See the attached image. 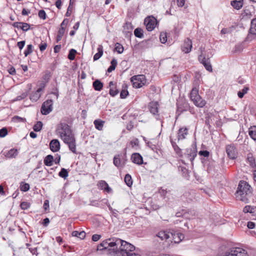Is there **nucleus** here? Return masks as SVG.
<instances>
[{"instance_id": "58", "label": "nucleus", "mask_w": 256, "mask_h": 256, "mask_svg": "<svg viewBox=\"0 0 256 256\" xmlns=\"http://www.w3.org/2000/svg\"><path fill=\"white\" fill-rule=\"evenodd\" d=\"M198 154L200 156H204V157H208L210 154V152L208 150H200Z\"/></svg>"}, {"instance_id": "40", "label": "nucleus", "mask_w": 256, "mask_h": 256, "mask_svg": "<svg viewBox=\"0 0 256 256\" xmlns=\"http://www.w3.org/2000/svg\"><path fill=\"white\" fill-rule=\"evenodd\" d=\"M248 87H244V88L242 89V90H240L238 92V96L240 98H242L244 97V95L248 92Z\"/></svg>"}, {"instance_id": "62", "label": "nucleus", "mask_w": 256, "mask_h": 256, "mask_svg": "<svg viewBox=\"0 0 256 256\" xmlns=\"http://www.w3.org/2000/svg\"><path fill=\"white\" fill-rule=\"evenodd\" d=\"M25 44V41L22 40L18 42L17 45L20 50L23 48Z\"/></svg>"}, {"instance_id": "59", "label": "nucleus", "mask_w": 256, "mask_h": 256, "mask_svg": "<svg viewBox=\"0 0 256 256\" xmlns=\"http://www.w3.org/2000/svg\"><path fill=\"white\" fill-rule=\"evenodd\" d=\"M46 47L47 44L45 42H42L39 46V48L41 52L44 51L46 49Z\"/></svg>"}, {"instance_id": "24", "label": "nucleus", "mask_w": 256, "mask_h": 256, "mask_svg": "<svg viewBox=\"0 0 256 256\" xmlns=\"http://www.w3.org/2000/svg\"><path fill=\"white\" fill-rule=\"evenodd\" d=\"M44 164L46 166H52L54 162V157L52 156L48 155L44 159Z\"/></svg>"}, {"instance_id": "33", "label": "nucleus", "mask_w": 256, "mask_h": 256, "mask_svg": "<svg viewBox=\"0 0 256 256\" xmlns=\"http://www.w3.org/2000/svg\"><path fill=\"white\" fill-rule=\"evenodd\" d=\"M111 65L108 69V72H110L112 70H114L117 65V60L115 58H114L111 61Z\"/></svg>"}, {"instance_id": "36", "label": "nucleus", "mask_w": 256, "mask_h": 256, "mask_svg": "<svg viewBox=\"0 0 256 256\" xmlns=\"http://www.w3.org/2000/svg\"><path fill=\"white\" fill-rule=\"evenodd\" d=\"M114 164L118 168L121 166V162L120 158V155L116 156L114 158Z\"/></svg>"}, {"instance_id": "60", "label": "nucleus", "mask_w": 256, "mask_h": 256, "mask_svg": "<svg viewBox=\"0 0 256 256\" xmlns=\"http://www.w3.org/2000/svg\"><path fill=\"white\" fill-rule=\"evenodd\" d=\"M108 209L110 211L112 216L115 217H117L118 216V211L116 210L113 209L111 206H108Z\"/></svg>"}, {"instance_id": "27", "label": "nucleus", "mask_w": 256, "mask_h": 256, "mask_svg": "<svg viewBox=\"0 0 256 256\" xmlns=\"http://www.w3.org/2000/svg\"><path fill=\"white\" fill-rule=\"evenodd\" d=\"M243 4L242 0H234L231 2V5L236 9H240Z\"/></svg>"}, {"instance_id": "45", "label": "nucleus", "mask_w": 256, "mask_h": 256, "mask_svg": "<svg viewBox=\"0 0 256 256\" xmlns=\"http://www.w3.org/2000/svg\"><path fill=\"white\" fill-rule=\"evenodd\" d=\"M30 185L27 183L22 182L20 184V190L22 192H27L30 189Z\"/></svg>"}, {"instance_id": "34", "label": "nucleus", "mask_w": 256, "mask_h": 256, "mask_svg": "<svg viewBox=\"0 0 256 256\" xmlns=\"http://www.w3.org/2000/svg\"><path fill=\"white\" fill-rule=\"evenodd\" d=\"M124 182L128 186H131L132 184V180L130 175L126 174L124 177Z\"/></svg>"}, {"instance_id": "21", "label": "nucleus", "mask_w": 256, "mask_h": 256, "mask_svg": "<svg viewBox=\"0 0 256 256\" xmlns=\"http://www.w3.org/2000/svg\"><path fill=\"white\" fill-rule=\"evenodd\" d=\"M105 122L100 119H97L94 120V124L96 129L98 130H102L104 128Z\"/></svg>"}, {"instance_id": "20", "label": "nucleus", "mask_w": 256, "mask_h": 256, "mask_svg": "<svg viewBox=\"0 0 256 256\" xmlns=\"http://www.w3.org/2000/svg\"><path fill=\"white\" fill-rule=\"evenodd\" d=\"M148 106L150 112L153 114H156L158 112V104L156 102H150Z\"/></svg>"}, {"instance_id": "9", "label": "nucleus", "mask_w": 256, "mask_h": 256, "mask_svg": "<svg viewBox=\"0 0 256 256\" xmlns=\"http://www.w3.org/2000/svg\"><path fill=\"white\" fill-rule=\"evenodd\" d=\"M53 102L52 100H48L44 102L41 108V112L44 115L50 114L52 110Z\"/></svg>"}, {"instance_id": "4", "label": "nucleus", "mask_w": 256, "mask_h": 256, "mask_svg": "<svg viewBox=\"0 0 256 256\" xmlns=\"http://www.w3.org/2000/svg\"><path fill=\"white\" fill-rule=\"evenodd\" d=\"M210 57L211 56L208 54H206V52L202 50L200 54L198 56V60L204 65L207 70L212 72V68L210 60Z\"/></svg>"}, {"instance_id": "16", "label": "nucleus", "mask_w": 256, "mask_h": 256, "mask_svg": "<svg viewBox=\"0 0 256 256\" xmlns=\"http://www.w3.org/2000/svg\"><path fill=\"white\" fill-rule=\"evenodd\" d=\"M99 188L104 190L107 192H110L112 191V189L109 186L108 184L104 180H100L98 184Z\"/></svg>"}, {"instance_id": "15", "label": "nucleus", "mask_w": 256, "mask_h": 256, "mask_svg": "<svg viewBox=\"0 0 256 256\" xmlns=\"http://www.w3.org/2000/svg\"><path fill=\"white\" fill-rule=\"evenodd\" d=\"M50 148L53 152H56L60 149V143L56 139L52 140L50 143Z\"/></svg>"}, {"instance_id": "7", "label": "nucleus", "mask_w": 256, "mask_h": 256, "mask_svg": "<svg viewBox=\"0 0 256 256\" xmlns=\"http://www.w3.org/2000/svg\"><path fill=\"white\" fill-rule=\"evenodd\" d=\"M131 82L134 88H140L144 85L146 82L145 76L142 74L134 76L132 77Z\"/></svg>"}, {"instance_id": "43", "label": "nucleus", "mask_w": 256, "mask_h": 256, "mask_svg": "<svg viewBox=\"0 0 256 256\" xmlns=\"http://www.w3.org/2000/svg\"><path fill=\"white\" fill-rule=\"evenodd\" d=\"M42 123L41 122H38L34 126V130L35 132H39L42 130Z\"/></svg>"}, {"instance_id": "19", "label": "nucleus", "mask_w": 256, "mask_h": 256, "mask_svg": "<svg viewBox=\"0 0 256 256\" xmlns=\"http://www.w3.org/2000/svg\"><path fill=\"white\" fill-rule=\"evenodd\" d=\"M188 134V130L187 128H181L179 130L178 132V140H184L186 138Z\"/></svg>"}, {"instance_id": "41", "label": "nucleus", "mask_w": 256, "mask_h": 256, "mask_svg": "<svg viewBox=\"0 0 256 256\" xmlns=\"http://www.w3.org/2000/svg\"><path fill=\"white\" fill-rule=\"evenodd\" d=\"M76 53V50L74 49H71L68 54V58L70 60H74L75 58V56Z\"/></svg>"}, {"instance_id": "54", "label": "nucleus", "mask_w": 256, "mask_h": 256, "mask_svg": "<svg viewBox=\"0 0 256 256\" xmlns=\"http://www.w3.org/2000/svg\"><path fill=\"white\" fill-rule=\"evenodd\" d=\"M30 28V25L27 23L22 22V30L24 31H28Z\"/></svg>"}, {"instance_id": "13", "label": "nucleus", "mask_w": 256, "mask_h": 256, "mask_svg": "<svg viewBox=\"0 0 256 256\" xmlns=\"http://www.w3.org/2000/svg\"><path fill=\"white\" fill-rule=\"evenodd\" d=\"M44 87L38 88L34 92L31 94L30 99L32 102H36L40 98L42 92L44 90Z\"/></svg>"}, {"instance_id": "22", "label": "nucleus", "mask_w": 256, "mask_h": 256, "mask_svg": "<svg viewBox=\"0 0 256 256\" xmlns=\"http://www.w3.org/2000/svg\"><path fill=\"white\" fill-rule=\"evenodd\" d=\"M192 101L196 106L199 108H203L206 104V102L202 100L200 96V98H196V101L195 100H193Z\"/></svg>"}, {"instance_id": "26", "label": "nucleus", "mask_w": 256, "mask_h": 256, "mask_svg": "<svg viewBox=\"0 0 256 256\" xmlns=\"http://www.w3.org/2000/svg\"><path fill=\"white\" fill-rule=\"evenodd\" d=\"M127 89L128 85L126 84H124L122 86V90L120 94V98H124L128 94V92Z\"/></svg>"}, {"instance_id": "63", "label": "nucleus", "mask_w": 256, "mask_h": 256, "mask_svg": "<svg viewBox=\"0 0 256 256\" xmlns=\"http://www.w3.org/2000/svg\"><path fill=\"white\" fill-rule=\"evenodd\" d=\"M177 5L179 7H182L184 5L185 0H176Z\"/></svg>"}, {"instance_id": "57", "label": "nucleus", "mask_w": 256, "mask_h": 256, "mask_svg": "<svg viewBox=\"0 0 256 256\" xmlns=\"http://www.w3.org/2000/svg\"><path fill=\"white\" fill-rule=\"evenodd\" d=\"M188 214H186V212H184L182 214H181L180 212H176V216L177 217H180L181 216H182V217H184V218H190L188 216Z\"/></svg>"}, {"instance_id": "51", "label": "nucleus", "mask_w": 256, "mask_h": 256, "mask_svg": "<svg viewBox=\"0 0 256 256\" xmlns=\"http://www.w3.org/2000/svg\"><path fill=\"white\" fill-rule=\"evenodd\" d=\"M12 121L14 122H24L26 119L18 116H14L12 118Z\"/></svg>"}, {"instance_id": "3", "label": "nucleus", "mask_w": 256, "mask_h": 256, "mask_svg": "<svg viewBox=\"0 0 256 256\" xmlns=\"http://www.w3.org/2000/svg\"><path fill=\"white\" fill-rule=\"evenodd\" d=\"M252 196V190L250 186L245 181H240L236 193V199L248 203Z\"/></svg>"}, {"instance_id": "56", "label": "nucleus", "mask_w": 256, "mask_h": 256, "mask_svg": "<svg viewBox=\"0 0 256 256\" xmlns=\"http://www.w3.org/2000/svg\"><path fill=\"white\" fill-rule=\"evenodd\" d=\"M138 143L139 142L138 139L135 138L130 142V144L132 148H134L135 146H138Z\"/></svg>"}, {"instance_id": "14", "label": "nucleus", "mask_w": 256, "mask_h": 256, "mask_svg": "<svg viewBox=\"0 0 256 256\" xmlns=\"http://www.w3.org/2000/svg\"><path fill=\"white\" fill-rule=\"evenodd\" d=\"M170 235L172 236V242L174 244H178L184 238V236L180 232L170 233Z\"/></svg>"}, {"instance_id": "29", "label": "nucleus", "mask_w": 256, "mask_h": 256, "mask_svg": "<svg viewBox=\"0 0 256 256\" xmlns=\"http://www.w3.org/2000/svg\"><path fill=\"white\" fill-rule=\"evenodd\" d=\"M200 95L198 94V88H193L190 92V98L192 100H195L196 98H200Z\"/></svg>"}, {"instance_id": "8", "label": "nucleus", "mask_w": 256, "mask_h": 256, "mask_svg": "<svg viewBox=\"0 0 256 256\" xmlns=\"http://www.w3.org/2000/svg\"><path fill=\"white\" fill-rule=\"evenodd\" d=\"M144 23L146 30L150 32L156 28L157 24V20L153 16H149L144 19Z\"/></svg>"}, {"instance_id": "37", "label": "nucleus", "mask_w": 256, "mask_h": 256, "mask_svg": "<svg viewBox=\"0 0 256 256\" xmlns=\"http://www.w3.org/2000/svg\"><path fill=\"white\" fill-rule=\"evenodd\" d=\"M28 94V91H26V92H23L20 95L16 96V98L14 100V101H18L21 100L24 98H26Z\"/></svg>"}, {"instance_id": "12", "label": "nucleus", "mask_w": 256, "mask_h": 256, "mask_svg": "<svg viewBox=\"0 0 256 256\" xmlns=\"http://www.w3.org/2000/svg\"><path fill=\"white\" fill-rule=\"evenodd\" d=\"M192 48V40L188 38L186 40L182 48V52H184L186 54L188 53L191 51Z\"/></svg>"}, {"instance_id": "49", "label": "nucleus", "mask_w": 256, "mask_h": 256, "mask_svg": "<svg viewBox=\"0 0 256 256\" xmlns=\"http://www.w3.org/2000/svg\"><path fill=\"white\" fill-rule=\"evenodd\" d=\"M8 132L6 128H3L0 130V137L4 138L8 134Z\"/></svg>"}, {"instance_id": "28", "label": "nucleus", "mask_w": 256, "mask_h": 256, "mask_svg": "<svg viewBox=\"0 0 256 256\" xmlns=\"http://www.w3.org/2000/svg\"><path fill=\"white\" fill-rule=\"evenodd\" d=\"M248 134L254 140H256V126H250L248 129Z\"/></svg>"}, {"instance_id": "23", "label": "nucleus", "mask_w": 256, "mask_h": 256, "mask_svg": "<svg viewBox=\"0 0 256 256\" xmlns=\"http://www.w3.org/2000/svg\"><path fill=\"white\" fill-rule=\"evenodd\" d=\"M18 154V150L17 149L12 148L6 154V157L12 158H15Z\"/></svg>"}, {"instance_id": "11", "label": "nucleus", "mask_w": 256, "mask_h": 256, "mask_svg": "<svg viewBox=\"0 0 256 256\" xmlns=\"http://www.w3.org/2000/svg\"><path fill=\"white\" fill-rule=\"evenodd\" d=\"M226 152L230 158L234 159L236 158L237 152L233 145L230 144L227 146L226 147Z\"/></svg>"}, {"instance_id": "47", "label": "nucleus", "mask_w": 256, "mask_h": 256, "mask_svg": "<svg viewBox=\"0 0 256 256\" xmlns=\"http://www.w3.org/2000/svg\"><path fill=\"white\" fill-rule=\"evenodd\" d=\"M64 32V28H60L58 34L56 36V40L57 41L60 40Z\"/></svg>"}, {"instance_id": "55", "label": "nucleus", "mask_w": 256, "mask_h": 256, "mask_svg": "<svg viewBox=\"0 0 256 256\" xmlns=\"http://www.w3.org/2000/svg\"><path fill=\"white\" fill-rule=\"evenodd\" d=\"M38 16L40 18L45 20L46 18V14L44 10H40L38 12Z\"/></svg>"}, {"instance_id": "31", "label": "nucleus", "mask_w": 256, "mask_h": 256, "mask_svg": "<svg viewBox=\"0 0 256 256\" xmlns=\"http://www.w3.org/2000/svg\"><path fill=\"white\" fill-rule=\"evenodd\" d=\"M72 234L73 236L79 238L81 240L84 239L86 236V232L84 231L79 232L77 230H74L72 232Z\"/></svg>"}, {"instance_id": "42", "label": "nucleus", "mask_w": 256, "mask_h": 256, "mask_svg": "<svg viewBox=\"0 0 256 256\" xmlns=\"http://www.w3.org/2000/svg\"><path fill=\"white\" fill-rule=\"evenodd\" d=\"M115 50H116L118 54H122L124 52L123 46L119 43H116L115 45Z\"/></svg>"}, {"instance_id": "6", "label": "nucleus", "mask_w": 256, "mask_h": 256, "mask_svg": "<svg viewBox=\"0 0 256 256\" xmlns=\"http://www.w3.org/2000/svg\"><path fill=\"white\" fill-rule=\"evenodd\" d=\"M222 256H248L246 250L240 248H234L227 250Z\"/></svg>"}, {"instance_id": "38", "label": "nucleus", "mask_w": 256, "mask_h": 256, "mask_svg": "<svg viewBox=\"0 0 256 256\" xmlns=\"http://www.w3.org/2000/svg\"><path fill=\"white\" fill-rule=\"evenodd\" d=\"M134 36L138 38H142L143 37V32L141 28H137L134 31Z\"/></svg>"}, {"instance_id": "1", "label": "nucleus", "mask_w": 256, "mask_h": 256, "mask_svg": "<svg viewBox=\"0 0 256 256\" xmlns=\"http://www.w3.org/2000/svg\"><path fill=\"white\" fill-rule=\"evenodd\" d=\"M56 134L68 145L70 150L76 154V139L70 126L64 122H60L56 128Z\"/></svg>"}, {"instance_id": "32", "label": "nucleus", "mask_w": 256, "mask_h": 256, "mask_svg": "<svg viewBox=\"0 0 256 256\" xmlns=\"http://www.w3.org/2000/svg\"><path fill=\"white\" fill-rule=\"evenodd\" d=\"M250 32L252 34H256V18L253 19L251 22Z\"/></svg>"}, {"instance_id": "30", "label": "nucleus", "mask_w": 256, "mask_h": 256, "mask_svg": "<svg viewBox=\"0 0 256 256\" xmlns=\"http://www.w3.org/2000/svg\"><path fill=\"white\" fill-rule=\"evenodd\" d=\"M92 85L94 90L98 91H100L103 87L102 83L98 80H96L94 82Z\"/></svg>"}, {"instance_id": "5", "label": "nucleus", "mask_w": 256, "mask_h": 256, "mask_svg": "<svg viewBox=\"0 0 256 256\" xmlns=\"http://www.w3.org/2000/svg\"><path fill=\"white\" fill-rule=\"evenodd\" d=\"M114 238H108L103 241L98 246V250H108L110 254L114 253V244H113Z\"/></svg>"}, {"instance_id": "52", "label": "nucleus", "mask_w": 256, "mask_h": 256, "mask_svg": "<svg viewBox=\"0 0 256 256\" xmlns=\"http://www.w3.org/2000/svg\"><path fill=\"white\" fill-rule=\"evenodd\" d=\"M30 206V204L26 202H23L20 204V207L22 210H26Z\"/></svg>"}, {"instance_id": "48", "label": "nucleus", "mask_w": 256, "mask_h": 256, "mask_svg": "<svg viewBox=\"0 0 256 256\" xmlns=\"http://www.w3.org/2000/svg\"><path fill=\"white\" fill-rule=\"evenodd\" d=\"M158 192L162 196L165 197L168 191L167 190L166 188L162 187L159 189Z\"/></svg>"}, {"instance_id": "10", "label": "nucleus", "mask_w": 256, "mask_h": 256, "mask_svg": "<svg viewBox=\"0 0 256 256\" xmlns=\"http://www.w3.org/2000/svg\"><path fill=\"white\" fill-rule=\"evenodd\" d=\"M196 148L195 147L188 148L186 150L184 156L190 162H192L196 156Z\"/></svg>"}, {"instance_id": "2", "label": "nucleus", "mask_w": 256, "mask_h": 256, "mask_svg": "<svg viewBox=\"0 0 256 256\" xmlns=\"http://www.w3.org/2000/svg\"><path fill=\"white\" fill-rule=\"evenodd\" d=\"M114 253L122 256H130L133 254L135 247L132 244L120 238H114Z\"/></svg>"}, {"instance_id": "17", "label": "nucleus", "mask_w": 256, "mask_h": 256, "mask_svg": "<svg viewBox=\"0 0 256 256\" xmlns=\"http://www.w3.org/2000/svg\"><path fill=\"white\" fill-rule=\"evenodd\" d=\"M132 162L138 164H141L143 160L142 156L138 153L133 154L131 156Z\"/></svg>"}, {"instance_id": "35", "label": "nucleus", "mask_w": 256, "mask_h": 256, "mask_svg": "<svg viewBox=\"0 0 256 256\" xmlns=\"http://www.w3.org/2000/svg\"><path fill=\"white\" fill-rule=\"evenodd\" d=\"M58 176L60 177L66 179L68 176V172L66 169L62 168L58 174Z\"/></svg>"}, {"instance_id": "64", "label": "nucleus", "mask_w": 256, "mask_h": 256, "mask_svg": "<svg viewBox=\"0 0 256 256\" xmlns=\"http://www.w3.org/2000/svg\"><path fill=\"white\" fill-rule=\"evenodd\" d=\"M247 226L250 229H252L255 227V224L252 222H248L247 224Z\"/></svg>"}, {"instance_id": "50", "label": "nucleus", "mask_w": 256, "mask_h": 256, "mask_svg": "<svg viewBox=\"0 0 256 256\" xmlns=\"http://www.w3.org/2000/svg\"><path fill=\"white\" fill-rule=\"evenodd\" d=\"M160 40L162 43L164 44L167 40V37L166 33H161L160 36Z\"/></svg>"}, {"instance_id": "25", "label": "nucleus", "mask_w": 256, "mask_h": 256, "mask_svg": "<svg viewBox=\"0 0 256 256\" xmlns=\"http://www.w3.org/2000/svg\"><path fill=\"white\" fill-rule=\"evenodd\" d=\"M98 52L96 53L94 56V60H98L103 54V46L102 45H99L98 48Z\"/></svg>"}, {"instance_id": "44", "label": "nucleus", "mask_w": 256, "mask_h": 256, "mask_svg": "<svg viewBox=\"0 0 256 256\" xmlns=\"http://www.w3.org/2000/svg\"><path fill=\"white\" fill-rule=\"evenodd\" d=\"M255 208L253 207H252L250 206H246L243 210V211L245 213L250 212V213H254L255 211Z\"/></svg>"}, {"instance_id": "46", "label": "nucleus", "mask_w": 256, "mask_h": 256, "mask_svg": "<svg viewBox=\"0 0 256 256\" xmlns=\"http://www.w3.org/2000/svg\"><path fill=\"white\" fill-rule=\"evenodd\" d=\"M172 144L176 153L178 155H180L181 154L180 148L176 145V143L174 142H172Z\"/></svg>"}, {"instance_id": "53", "label": "nucleus", "mask_w": 256, "mask_h": 256, "mask_svg": "<svg viewBox=\"0 0 256 256\" xmlns=\"http://www.w3.org/2000/svg\"><path fill=\"white\" fill-rule=\"evenodd\" d=\"M118 90L116 88H110V94L112 96H114L116 94H118Z\"/></svg>"}, {"instance_id": "39", "label": "nucleus", "mask_w": 256, "mask_h": 256, "mask_svg": "<svg viewBox=\"0 0 256 256\" xmlns=\"http://www.w3.org/2000/svg\"><path fill=\"white\" fill-rule=\"evenodd\" d=\"M33 51V46L32 44H28L26 50L24 52L25 56H27L28 54L32 53Z\"/></svg>"}, {"instance_id": "61", "label": "nucleus", "mask_w": 256, "mask_h": 256, "mask_svg": "<svg viewBox=\"0 0 256 256\" xmlns=\"http://www.w3.org/2000/svg\"><path fill=\"white\" fill-rule=\"evenodd\" d=\"M101 238V236L99 234H94L92 236V240L94 242H97Z\"/></svg>"}, {"instance_id": "18", "label": "nucleus", "mask_w": 256, "mask_h": 256, "mask_svg": "<svg viewBox=\"0 0 256 256\" xmlns=\"http://www.w3.org/2000/svg\"><path fill=\"white\" fill-rule=\"evenodd\" d=\"M170 233L167 231L162 230L159 232L156 236L162 240H166L170 238Z\"/></svg>"}]
</instances>
